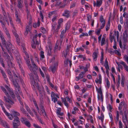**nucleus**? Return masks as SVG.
<instances>
[{"label": "nucleus", "mask_w": 128, "mask_h": 128, "mask_svg": "<svg viewBox=\"0 0 128 128\" xmlns=\"http://www.w3.org/2000/svg\"><path fill=\"white\" fill-rule=\"evenodd\" d=\"M20 113L16 111H14L12 114H10L7 116L10 120L14 119L12 124L13 128H18L20 124V119L17 116H19Z\"/></svg>", "instance_id": "1"}, {"label": "nucleus", "mask_w": 128, "mask_h": 128, "mask_svg": "<svg viewBox=\"0 0 128 128\" xmlns=\"http://www.w3.org/2000/svg\"><path fill=\"white\" fill-rule=\"evenodd\" d=\"M1 88L2 90L8 96L7 97L4 96V100L5 102V105L8 109L11 107L14 104V102L10 97L9 96V95L5 88L3 87H1Z\"/></svg>", "instance_id": "2"}, {"label": "nucleus", "mask_w": 128, "mask_h": 128, "mask_svg": "<svg viewBox=\"0 0 128 128\" xmlns=\"http://www.w3.org/2000/svg\"><path fill=\"white\" fill-rule=\"evenodd\" d=\"M128 38V31L127 30H126L124 31V32L123 33V40L124 42H123V44L124 46L122 45L121 40H120L119 42L120 46V48L122 50H124L126 48V42H127Z\"/></svg>", "instance_id": "3"}, {"label": "nucleus", "mask_w": 128, "mask_h": 128, "mask_svg": "<svg viewBox=\"0 0 128 128\" xmlns=\"http://www.w3.org/2000/svg\"><path fill=\"white\" fill-rule=\"evenodd\" d=\"M37 88L39 92V96L40 99H43V96L45 93L44 87L42 86H38Z\"/></svg>", "instance_id": "4"}, {"label": "nucleus", "mask_w": 128, "mask_h": 128, "mask_svg": "<svg viewBox=\"0 0 128 128\" xmlns=\"http://www.w3.org/2000/svg\"><path fill=\"white\" fill-rule=\"evenodd\" d=\"M13 76L14 78V80L15 83H18L20 81L22 83L23 82V80L19 76H17L14 72L13 73Z\"/></svg>", "instance_id": "5"}, {"label": "nucleus", "mask_w": 128, "mask_h": 128, "mask_svg": "<svg viewBox=\"0 0 128 128\" xmlns=\"http://www.w3.org/2000/svg\"><path fill=\"white\" fill-rule=\"evenodd\" d=\"M15 50L17 51V52H16L15 50H14V51H15V52L14 53H15L16 54L15 55L16 56L17 62L18 64L19 67L20 68L21 67L20 64L22 63V58L19 54L18 55L17 54V56H16V54L17 52H18L15 49Z\"/></svg>", "instance_id": "6"}, {"label": "nucleus", "mask_w": 128, "mask_h": 128, "mask_svg": "<svg viewBox=\"0 0 128 128\" xmlns=\"http://www.w3.org/2000/svg\"><path fill=\"white\" fill-rule=\"evenodd\" d=\"M5 21H6L5 19H4V17L0 14V22L1 23L2 28L6 26H5L6 24Z\"/></svg>", "instance_id": "7"}, {"label": "nucleus", "mask_w": 128, "mask_h": 128, "mask_svg": "<svg viewBox=\"0 0 128 128\" xmlns=\"http://www.w3.org/2000/svg\"><path fill=\"white\" fill-rule=\"evenodd\" d=\"M0 71L1 73L2 74V76L3 77L4 80L6 81V83L8 84V78H7V76L5 72L3 70L0 69Z\"/></svg>", "instance_id": "8"}, {"label": "nucleus", "mask_w": 128, "mask_h": 128, "mask_svg": "<svg viewBox=\"0 0 128 128\" xmlns=\"http://www.w3.org/2000/svg\"><path fill=\"white\" fill-rule=\"evenodd\" d=\"M31 23H29L28 26H27L26 27V31L25 32L24 34L26 36L28 35V32L30 31L32 27Z\"/></svg>", "instance_id": "9"}, {"label": "nucleus", "mask_w": 128, "mask_h": 128, "mask_svg": "<svg viewBox=\"0 0 128 128\" xmlns=\"http://www.w3.org/2000/svg\"><path fill=\"white\" fill-rule=\"evenodd\" d=\"M33 67H32L31 65L30 66L28 67L30 71L32 72H34L36 70L38 69V68L36 64H34V65L32 66Z\"/></svg>", "instance_id": "10"}, {"label": "nucleus", "mask_w": 128, "mask_h": 128, "mask_svg": "<svg viewBox=\"0 0 128 128\" xmlns=\"http://www.w3.org/2000/svg\"><path fill=\"white\" fill-rule=\"evenodd\" d=\"M2 13L3 14L4 16V18L5 19L6 21V22L8 25V26H9V21H8V20L7 18V17L6 16V13L5 12V10H2Z\"/></svg>", "instance_id": "11"}, {"label": "nucleus", "mask_w": 128, "mask_h": 128, "mask_svg": "<svg viewBox=\"0 0 128 128\" xmlns=\"http://www.w3.org/2000/svg\"><path fill=\"white\" fill-rule=\"evenodd\" d=\"M70 12L69 11L66 10L64 11V13L62 15L68 18L70 16Z\"/></svg>", "instance_id": "12"}, {"label": "nucleus", "mask_w": 128, "mask_h": 128, "mask_svg": "<svg viewBox=\"0 0 128 128\" xmlns=\"http://www.w3.org/2000/svg\"><path fill=\"white\" fill-rule=\"evenodd\" d=\"M32 86L33 89H35L36 87L37 88L38 86V83L36 82L35 80L31 82Z\"/></svg>", "instance_id": "13"}, {"label": "nucleus", "mask_w": 128, "mask_h": 128, "mask_svg": "<svg viewBox=\"0 0 128 128\" xmlns=\"http://www.w3.org/2000/svg\"><path fill=\"white\" fill-rule=\"evenodd\" d=\"M60 47L59 46L58 48V45L56 43V44L55 46H54V48L53 50L54 51V53L55 54H57V52L58 50H60Z\"/></svg>", "instance_id": "14"}, {"label": "nucleus", "mask_w": 128, "mask_h": 128, "mask_svg": "<svg viewBox=\"0 0 128 128\" xmlns=\"http://www.w3.org/2000/svg\"><path fill=\"white\" fill-rule=\"evenodd\" d=\"M85 74V72H81V73L79 75V76L78 77H76V81H78L80 79L82 78L83 76Z\"/></svg>", "instance_id": "15"}, {"label": "nucleus", "mask_w": 128, "mask_h": 128, "mask_svg": "<svg viewBox=\"0 0 128 128\" xmlns=\"http://www.w3.org/2000/svg\"><path fill=\"white\" fill-rule=\"evenodd\" d=\"M15 16L16 18V21L18 24H20L22 25V24L21 22V20L18 17V15L17 11L15 12Z\"/></svg>", "instance_id": "16"}, {"label": "nucleus", "mask_w": 128, "mask_h": 128, "mask_svg": "<svg viewBox=\"0 0 128 128\" xmlns=\"http://www.w3.org/2000/svg\"><path fill=\"white\" fill-rule=\"evenodd\" d=\"M58 65V63L56 62L54 64V66H52L50 67L51 69L52 70V71L53 74L54 73Z\"/></svg>", "instance_id": "17"}, {"label": "nucleus", "mask_w": 128, "mask_h": 128, "mask_svg": "<svg viewBox=\"0 0 128 128\" xmlns=\"http://www.w3.org/2000/svg\"><path fill=\"white\" fill-rule=\"evenodd\" d=\"M3 28L8 38L9 39H10V36L7 28L6 26Z\"/></svg>", "instance_id": "18"}, {"label": "nucleus", "mask_w": 128, "mask_h": 128, "mask_svg": "<svg viewBox=\"0 0 128 128\" xmlns=\"http://www.w3.org/2000/svg\"><path fill=\"white\" fill-rule=\"evenodd\" d=\"M98 52H94L93 53L92 57L93 60L95 61H96L97 60V58L98 57Z\"/></svg>", "instance_id": "19"}, {"label": "nucleus", "mask_w": 128, "mask_h": 128, "mask_svg": "<svg viewBox=\"0 0 128 128\" xmlns=\"http://www.w3.org/2000/svg\"><path fill=\"white\" fill-rule=\"evenodd\" d=\"M6 62L9 68H12L14 66V64L12 63V62L10 60H8Z\"/></svg>", "instance_id": "20"}, {"label": "nucleus", "mask_w": 128, "mask_h": 128, "mask_svg": "<svg viewBox=\"0 0 128 128\" xmlns=\"http://www.w3.org/2000/svg\"><path fill=\"white\" fill-rule=\"evenodd\" d=\"M61 108H58L56 110V114L58 116H62L63 115L64 113L63 112H61Z\"/></svg>", "instance_id": "21"}, {"label": "nucleus", "mask_w": 128, "mask_h": 128, "mask_svg": "<svg viewBox=\"0 0 128 128\" xmlns=\"http://www.w3.org/2000/svg\"><path fill=\"white\" fill-rule=\"evenodd\" d=\"M25 6L26 12L27 15V18H28V17H30V11L28 10V5L26 3H25Z\"/></svg>", "instance_id": "22"}, {"label": "nucleus", "mask_w": 128, "mask_h": 128, "mask_svg": "<svg viewBox=\"0 0 128 128\" xmlns=\"http://www.w3.org/2000/svg\"><path fill=\"white\" fill-rule=\"evenodd\" d=\"M4 104V102L2 103L1 104H0V105L1 106V107L2 108V110H3L5 114L7 116H8L9 114H10L9 113H8L6 111V110L5 108L3 106V104Z\"/></svg>", "instance_id": "23"}, {"label": "nucleus", "mask_w": 128, "mask_h": 128, "mask_svg": "<svg viewBox=\"0 0 128 128\" xmlns=\"http://www.w3.org/2000/svg\"><path fill=\"white\" fill-rule=\"evenodd\" d=\"M7 90L8 91L12 98L14 99L15 96L13 91L10 88Z\"/></svg>", "instance_id": "24"}, {"label": "nucleus", "mask_w": 128, "mask_h": 128, "mask_svg": "<svg viewBox=\"0 0 128 128\" xmlns=\"http://www.w3.org/2000/svg\"><path fill=\"white\" fill-rule=\"evenodd\" d=\"M124 116L122 117L123 122L124 123H126L128 121L127 119V114L126 113V111H124Z\"/></svg>", "instance_id": "25"}, {"label": "nucleus", "mask_w": 128, "mask_h": 128, "mask_svg": "<svg viewBox=\"0 0 128 128\" xmlns=\"http://www.w3.org/2000/svg\"><path fill=\"white\" fill-rule=\"evenodd\" d=\"M62 102H64V104L66 106V107L68 108L69 107V105L68 103L67 102L66 100L64 99L63 98H61Z\"/></svg>", "instance_id": "26"}, {"label": "nucleus", "mask_w": 128, "mask_h": 128, "mask_svg": "<svg viewBox=\"0 0 128 128\" xmlns=\"http://www.w3.org/2000/svg\"><path fill=\"white\" fill-rule=\"evenodd\" d=\"M11 81L12 82L13 84L14 85L15 88L19 86L18 84V83H15V81L13 80V77H12Z\"/></svg>", "instance_id": "27"}, {"label": "nucleus", "mask_w": 128, "mask_h": 128, "mask_svg": "<svg viewBox=\"0 0 128 128\" xmlns=\"http://www.w3.org/2000/svg\"><path fill=\"white\" fill-rule=\"evenodd\" d=\"M24 105H21L20 107V110L23 114H26L27 112L26 111L25 109L24 108Z\"/></svg>", "instance_id": "28"}, {"label": "nucleus", "mask_w": 128, "mask_h": 128, "mask_svg": "<svg viewBox=\"0 0 128 128\" xmlns=\"http://www.w3.org/2000/svg\"><path fill=\"white\" fill-rule=\"evenodd\" d=\"M7 15L8 17V18L9 19V20L10 23V24L12 26L13 25V22L12 21V19L11 18V17L10 14L8 13V12L7 13Z\"/></svg>", "instance_id": "29"}, {"label": "nucleus", "mask_w": 128, "mask_h": 128, "mask_svg": "<svg viewBox=\"0 0 128 128\" xmlns=\"http://www.w3.org/2000/svg\"><path fill=\"white\" fill-rule=\"evenodd\" d=\"M32 101L33 102L36 108L38 110V112H39V109L38 108V106L34 98L32 99Z\"/></svg>", "instance_id": "30"}, {"label": "nucleus", "mask_w": 128, "mask_h": 128, "mask_svg": "<svg viewBox=\"0 0 128 128\" xmlns=\"http://www.w3.org/2000/svg\"><path fill=\"white\" fill-rule=\"evenodd\" d=\"M124 105V101H122L121 102L119 105L118 108V109L119 110H121L123 106Z\"/></svg>", "instance_id": "31"}, {"label": "nucleus", "mask_w": 128, "mask_h": 128, "mask_svg": "<svg viewBox=\"0 0 128 128\" xmlns=\"http://www.w3.org/2000/svg\"><path fill=\"white\" fill-rule=\"evenodd\" d=\"M105 38V37L104 35L103 37L102 38V41L101 42V46H102L104 45L106 43L105 42L106 41V40Z\"/></svg>", "instance_id": "32"}, {"label": "nucleus", "mask_w": 128, "mask_h": 128, "mask_svg": "<svg viewBox=\"0 0 128 128\" xmlns=\"http://www.w3.org/2000/svg\"><path fill=\"white\" fill-rule=\"evenodd\" d=\"M4 60L1 57H0V63L4 68L5 67V64L4 63Z\"/></svg>", "instance_id": "33"}, {"label": "nucleus", "mask_w": 128, "mask_h": 128, "mask_svg": "<svg viewBox=\"0 0 128 128\" xmlns=\"http://www.w3.org/2000/svg\"><path fill=\"white\" fill-rule=\"evenodd\" d=\"M16 96L18 100L19 101V102L21 105H23V103L22 102L23 101L22 99L20 97V96L19 95H18V94H17Z\"/></svg>", "instance_id": "34"}, {"label": "nucleus", "mask_w": 128, "mask_h": 128, "mask_svg": "<svg viewBox=\"0 0 128 128\" xmlns=\"http://www.w3.org/2000/svg\"><path fill=\"white\" fill-rule=\"evenodd\" d=\"M124 28L127 30L128 29V19L126 20L124 24Z\"/></svg>", "instance_id": "35"}, {"label": "nucleus", "mask_w": 128, "mask_h": 128, "mask_svg": "<svg viewBox=\"0 0 128 128\" xmlns=\"http://www.w3.org/2000/svg\"><path fill=\"white\" fill-rule=\"evenodd\" d=\"M121 84L122 86H124V77L123 75L122 76Z\"/></svg>", "instance_id": "36"}, {"label": "nucleus", "mask_w": 128, "mask_h": 128, "mask_svg": "<svg viewBox=\"0 0 128 128\" xmlns=\"http://www.w3.org/2000/svg\"><path fill=\"white\" fill-rule=\"evenodd\" d=\"M40 55L41 57V58H40V60L44 58L45 56L44 55V52L42 50L40 51Z\"/></svg>", "instance_id": "37"}, {"label": "nucleus", "mask_w": 128, "mask_h": 128, "mask_svg": "<svg viewBox=\"0 0 128 128\" xmlns=\"http://www.w3.org/2000/svg\"><path fill=\"white\" fill-rule=\"evenodd\" d=\"M96 88L98 93L100 94H102V91L100 87L98 89L97 87L96 86Z\"/></svg>", "instance_id": "38"}, {"label": "nucleus", "mask_w": 128, "mask_h": 128, "mask_svg": "<svg viewBox=\"0 0 128 128\" xmlns=\"http://www.w3.org/2000/svg\"><path fill=\"white\" fill-rule=\"evenodd\" d=\"M24 59L26 60V63L27 64L28 66L29 67V66H30L31 65L30 64V62L29 58H27L26 59V58H24Z\"/></svg>", "instance_id": "39"}, {"label": "nucleus", "mask_w": 128, "mask_h": 128, "mask_svg": "<svg viewBox=\"0 0 128 128\" xmlns=\"http://www.w3.org/2000/svg\"><path fill=\"white\" fill-rule=\"evenodd\" d=\"M98 118L99 120H101L102 122H103L104 118V116L103 114L102 113L101 115V116H98Z\"/></svg>", "instance_id": "40"}, {"label": "nucleus", "mask_w": 128, "mask_h": 128, "mask_svg": "<svg viewBox=\"0 0 128 128\" xmlns=\"http://www.w3.org/2000/svg\"><path fill=\"white\" fill-rule=\"evenodd\" d=\"M15 90L16 91L19 92L20 93V95L22 96V93L20 92L21 89L20 86H18V87L16 88Z\"/></svg>", "instance_id": "41"}, {"label": "nucleus", "mask_w": 128, "mask_h": 128, "mask_svg": "<svg viewBox=\"0 0 128 128\" xmlns=\"http://www.w3.org/2000/svg\"><path fill=\"white\" fill-rule=\"evenodd\" d=\"M7 72L8 73V74L10 75L11 77L10 78V79L11 80H12V77H13L12 76V73L10 71V70L9 69H7Z\"/></svg>", "instance_id": "42"}, {"label": "nucleus", "mask_w": 128, "mask_h": 128, "mask_svg": "<svg viewBox=\"0 0 128 128\" xmlns=\"http://www.w3.org/2000/svg\"><path fill=\"white\" fill-rule=\"evenodd\" d=\"M60 27L61 25H60V24L58 25L56 29L54 30V32L58 34V30L60 28Z\"/></svg>", "instance_id": "43"}, {"label": "nucleus", "mask_w": 128, "mask_h": 128, "mask_svg": "<svg viewBox=\"0 0 128 128\" xmlns=\"http://www.w3.org/2000/svg\"><path fill=\"white\" fill-rule=\"evenodd\" d=\"M2 122L3 126L4 127H5L6 128H10L8 126V124L7 123L5 122Z\"/></svg>", "instance_id": "44"}, {"label": "nucleus", "mask_w": 128, "mask_h": 128, "mask_svg": "<svg viewBox=\"0 0 128 128\" xmlns=\"http://www.w3.org/2000/svg\"><path fill=\"white\" fill-rule=\"evenodd\" d=\"M104 53L103 52L101 53V58L100 59V63H102L103 62Z\"/></svg>", "instance_id": "45"}, {"label": "nucleus", "mask_w": 128, "mask_h": 128, "mask_svg": "<svg viewBox=\"0 0 128 128\" xmlns=\"http://www.w3.org/2000/svg\"><path fill=\"white\" fill-rule=\"evenodd\" d=\"M24 124L28 128H30V127L31 124L30 122L28 121H26Z\"/></svg>", "instance_id": "46"}, {"label": "nucleus", "mask_w": 128, "mask_h": 128, "mask_svg": "<svg viewBox=\"0 0 128 128\" xmlns=\"http://www.w3.org/2000/svg\"><path fill=\"white\" fill-rule=\"evenodd\" d=\"M29 75L31 82L35 80L33 77V75L32 73H31L30 74H29Z\"/></svg>", "instance_id": "47"}, {"label": "nucleus", "mask_w": 128, "mask_h": 128, "mask_svg": "<svg viewBox=\"0 0 128 128\" xmlns=\"http://www.w3.org/2000/svg\"><path fill=\"white\" fill-rule=\"evenodd\" d=\"M26 118H25L22 117L20 119V121L23 124H24L26 122Z\"/></svg>", "instance_id": "48"}, {"label": "nucleus", "mask_w": 128, "mask_h": 128, "mask_svg": "<svg viewBox=\"0 0 128 128\" xmlns=\"http://www.w3.org/2000/svg\"><path fill=\"white\" fill-rule=\"evenodd\" d=\"M101 25L100 26L101 29H103L105 26L106 21H103L101 22Z\"/></svg>", "instance_id": "49"}, {"label": "nucleus", "mask_w": 128, "mask_h": 128, "mask_svg": "<svg viewBox=\"0 0 128 128\" xmlns=\"http://www.w3.org/2000/svg\"><path fill=\"white\" fill-rule=\"evenodd\" d=\"M102 4V1H97L96 2V6L99 7Z\"/></svg>", "instance_id": "50"}, {"label": "nucleus", "mask_w": 128, "mask_h": 128, "mask_svg": "<svg viewBox=\"0 0 128 128\" xmlns=\"http://www.w3.org/2000/svg\"><path fill=\"white\" fill-rule=\"evenodd\" d=\"M18 7L19 8H21L22 6V3L23 2H18Z\"/></svg>", "instance_id": "51"}, {"label": "nucleus", "mask_w": 128, "mask_h": 128, "mask_svg": "<svg viewBox=\"0 0 128 128\" xmlns=\"http://www.w3.org/2000/svg\"><path fill=\"white\" fill-rule=\"evenodd\" d=\"M100 22L103 21H106L104 19L103 16L102 15H101L100 16Z\"/></svg>", "instance_id": "52"}, {"label": "nucleus", "mask_w": 128, "mask_h": 128, "mask_svg": "<svg viewBox=\"0 0 128 128\" xmlns=\"http://www.w3.org/2000/svg\"><path fill=\"white\" fill-rule=\"evenodd\" d=\"M110 22L109 21H108V24L106 26V31H108L110 28Z\"/></svg>", "instance_id": "53"}, {"label": "nucleus", "mask_w": 128, "mask_h": 128, "mask_svg": "<svg viewBox=\"0 0 128 128\" xmlns=\"http://www.w3.org/2000/svg\"><path fill=\"white\" fill-rule=\"evenodd\" d=\"M124 58L128 64V56L127 55L125 54L124 56Z\"/></svg>", "instance_id": "54"}, {"label": "nucleus", "mask_w": 128, "mask_h": 128, "mask_svg": "<svg viewBox=\"0 0 128 128\" xmlns=\"http://www.w3.org/2000/svg\"><path fill=\"white\" fill-rule=\"evenodd\" d=\"M40 30H41L43 34H44L46 33V30L44 28L42 27H41L40 28Z\"/></svg>", "instance_id": "55"}, {"label": "nucleus", "mask_w": 128, "mask_h": 128, "mask_svg": "<svg viewBox=\"0 0 128 128\" xmlns=\"http://www.w3.org/2000/svg\"><path fill=\"white\" fill-rule=\"evenodd\" d=\"M40 107L42 112H44L45 110L44 106L42 104H40Z\"/></svg>", "instance_id": "56"}, {"label": "nucleus", "mask_w": 128, "mask_h": 128, "mask_svg": "<svg viewBox=\"0 0 128 128\" xmlns=\"http://www.w3.org/2000/svg\"><path fill=\"white\" fill-rule=\"evenodd\" d=\"M66 53H65V52L64 51H63L62 52V54H64V56L65 57V58H66L67 57V56L68 55V51L66 50Z\"/></svg>", "instance_id": "57"}, {"label": "nucleus", "mask_w": 128, "mask_h": 128, "mask_svg": "<svg viewBox=\"0 0 128 128\" xmlns=\"http://www.w3.org/2000/svg\"><path fill=\"white\" fill-rule=\"evenodd\" d=\"M119 128H123V124L120 120L119 121Z\"/></svg>", "instance_id": "58"}, {"label": "nucleus", "mask_w": 128, "mask_h": 128, "mask_svg": "<svg viewBox=\"0 0 128 128\" xmlns=\"http://www.w3.org/2000/svg\"><path fill=\"white\" fill-rule=\"evenodd\" d=\"M114 33L115 34V35H116L117 39V40H118L119 36V34L118 32V31L116 32V31H114Z\"/></svg>", "instance_id": "59"}, {"label": "nucleus", "mask_w": 128, "mask_h": 128, "mask_svg": "<svg viewBox=\"0 0 128 128\" xmlns=\"http://www.w3.org/2000/svg\"><path fill=\"white\" fill-rule=\"evenodd\" d=\"M80 50H81L82 51H84V49L82 48L81 47H80L78 48H77L76 49V52H78Z\"/></svg>", "instance_id": "60"}, {"label": "nucleus", "mask_w": 128, "mask_h": 128, "mask_svg": "<svg viewBox=\"0 0 128 128\" xmlns=\"http://www.w3.org/2000/svg\"><path fill=\"white\" fill-rule=\"evenodd\" d=\"M123 16L126 18H128V14L126 12H124V13Z\"/></svg>", "instance_id": "61"}, {"label": "nucleus", "mask_w": 128, "mask_h": 128, "mask_svg": "<svg viewBox=\"0 0 128 128\" xmlns=\"http://www.w3.org/2000/svg\"><path fill=\"white\" fill-rule=\"evenodd\" d=\"M18 36H16V37H15L16 41L18 44H19L20 43V39L19 38H18Z\"/></svg>", "instance_id": "62"}, {"label": "nucleus", "mask_w": 128, "mask_h": 128, "mask_svg": "<svg viewBox=\"0 0 128 128\" xmlns=\"http://www.w3.org/2000/svg\"><path fill=\"white\" fill-rule=\"evenodd\" d=\"M63 20L62 18H60L58 20V25H60V24L63 22Z\"/></svg>", "instance_id": "63"}, {"label": "nucleus", "mask_w": 128, "mask_h": 128, "mask_svg": "<svg viewBox=\"0 0 128 128\" xmlns=\"http://www.w3.org/2000/svg\"><path fill=\"white\" fill-rule=\"evenodd\" d=\"M114 52L115 54H117L118 56H120L121 55L120 53L117 50H115Z\"/></svg>", "instance_id": "64"}]
</instances>
